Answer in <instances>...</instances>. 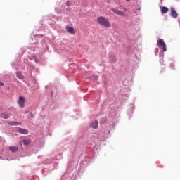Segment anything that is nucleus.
Segmentation results:
<instances>
[{"mask_svg":"<svg viewBox=\"0 0 180 180\" xmlns=\"http://www.w3.org/2000/svg\"><path fill=\"white\" fill-rule=\"evenodd\" d=\"M96 22L98 25H100V26H103V27H110V26H112L110 21L107 20L106 18L103 16L97 18Z\"/></svg>","mask_w":180,"mask_h":180,"instance_id":"1","label":"nucleus"},{"mask_svg":"<svg viewBox=\"0 0 180 180\" xmlns=\"http://www.w3.org/2000/svg\"><path fill=\"white\" fill-rule=\"evenodd\" d=\"M157 44L158 46V47H160V49H162V51H167V44H165V42L164 41V39H159L157 41Z\"/></svg>","mask_w":180,"mask_h":180,"instance_id":"2","label":"nucleus"},{"mask_svg":"<svg viewBox=\"0 0 180 180\" xmlns=\"http://www.w3.org/2000/svg\"><path fill=\"white\" fill-rule=\"evenodd\" d=\"M18 103L20 108H25V97L20 96L18 98Z\"/></svg>","mask_w":180,"mask_h":180,"instance_id":"3","label":"nucleus"},{"mask_svg":"<svg viewBox=\"0 0 180 180\" xmlns=\"http://www.w3.org/2000/svg\"><path fill=\"white\" fill-rule=\"evenodd\" d=\"M112 11L114 13H116V15H119V16H126V13L120 10L112 8Z\"/></svg>","mask_w":180,"mask_h":180,"instance_id":"4","label":"nucleus"},{"mask_svg":"<svg viewBox=\"0 0 180 180\" xmlns=\"http://www.w3.org/2000/svg\"><path fill=\"white\" fill-rule=\"evenodd\" d=\"M170 15L174 19H176V18H178V13H176V11H175V8H174L173 7L171 8Z\"/></svg>","mask_w":180,"mask_h":180,"instance_id":"5","label":"nucleus"},{"mask_svg":"<svg viewBox=\"0 0 180 180\" xmlns=\"http://www.w3.org/2000/svg\"><path fill=\"white\" fill-rule=\"evenodd\" d=\"M9 150L11 153H18V151H19V148L17 146H10Z\"/></svg>","mask_w":180,"mask_h":180,"instance_id":"6","label":"nucleus"},{"mask_svg":"<svg viewBox=\"0 0 180 180\" xmlns=\"http://www.w3.org/2000/svg\"><path fill=\"white\" fill-rule=\"evenodd\" d=\"M92 129H98V121L95 120L90 124Z\"/></svg>","mask_w":180,"mask_h":180,"instance_id":"7","label":"nucleus"},{"mask_svg":"<svg viewBox=\"0 0 180 180\" xmlns=\"http://www.w3.org/2000/svg\"><path fill=\"white\" fill-rule=\"evenodd\" d=\"M66 30H68V33H70L71 34H75V30L71 27H67Z\"/></svg>","mask_w":180,"mask_h":180,"instance_id":"8","label":"nucleus"},{"mask_svg":"<svg viewBox=\"0 0 180 180\" xmlns=\"http://www.w3.org/2000/svg\"><path fill=\"white\" fill-rule=\"evenodd\" d=\"M18 133H20L21 134H27L29 131H27V129L20 128L18 129Z\"/></svg>","mask_w":180,"mask_h":180,"instance_id":"9","label":"nucleus"},{"mask_svg":"<svg viewBox=\"0 0 180 180\" xmlns=\"http://www.w3.org/2000/svg\"><path fill=\"white\" fill-rule=\"evenodd\" d=\"M161 13L163 14L167 13L168 11H169V9L168 8V7H165L163 6L161 8Z\"/></svg>","mask_w":180,"mask_h":180,"instance_id":"10","label":"nucleus"},{"mask_svg":"<svg viewBox=\"0 0 180 180\" xmlns=\"http://www.w3.org/2000/svg\"><path fill=\"white\" fill-rule=\"evenodd\" d=\"M16 75L18 78H19V79H23L25 78V77H23V75H22L20 72H17Z\"/></svg>","mask_w":180,"mask_h":180,"instance_id":"11","label":"nucleus"},{"mask_svg":"<svg viewBox=\"0 0 180 180\" xmlns=\"http://www.w3.org/2000/svg\"><path fill=\"white\" fill-rule=\"evenodd\" d=\"M30 143V139H25L23 141V144L25 146H29Z\"/></svg>","mask_w":180,"mask_h":180,"instance_id":"12","label":"nucleus"},{"mask_svg":"<svg viewBox=\"0 0 180 180\" xmlns=\"http://www.w3.org/2000/svg\"><path fill=\"white\" fill-rule=\"evenodd\" d=\"M1 117L4 118V119H8V117H9V115L6 112H4L2 115H1Z\"/></svg>","mask_w":180,"mask_h":180,"instance_id":"13","label":"nucleus"},{"mask_svg":"<svg viewBox=\"0 0 180 180\" xmlns=\"http://www.w3.org/2000/svg\"><path fill=\"white\" fill-rule=\"evenodd\" d=\"M12 126H18V124H20V123L18 122H11Z\"/></svg>","mask_w":180,"mask_h":180,"instance_id":"14","label":"nucleus"},{"mask_svg":"<svg viewBox=\"0 0 180 180\" xmlns=\"http://www.w3.org/2000/svg\"><path fill=\"white\" fill-rule=\"evenodd\" d=\"M4 82H1L0 80V86H4Z\"/></svg>","mask_w":180,"mask_h":180,"instance_id":"15","label":"nucleus"},{"mask_svg":"<svg viewBox=\"0 0 180 180\" xmlns=\"http://www.w3.org/2000/svg\"><path fill=\"white\" fill-rule=\"evenodd\" d=\"M126 1H130V0H126Z\"/></svg>","mask_w":180,"mask_h":180,"instance_id":"16","label":"nucleus"}]
</instances>
